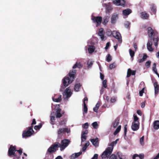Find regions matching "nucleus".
I'll return each instance as SVG.
<instances>
[{
  "instance_id": "obj_1",
  "label": "nucleus",
  "mask_w": 159,
  "mask_h": 159,
  "mask_svg": "<svg viewBox=\"0 0 159 159\" xmlns=\"http://www.w3.org/2000/svg\"><path fill=\"white\" fill-rule=\"evenodd\" d=\"M76 73V70H73L69 73V76H66L63 78L62 80V83L65 87L68 86L74 80L75 78Z\"/></svg>"
},
{
  "instance_id": "obj_2",
  "label": "nucleus",
  "mask_w": 159,
  "mask_h": 159,
  "mask_svg": "<svg viewBox=\"0 0 159 159\" xmlns=\"http://www.w3.org/2000/svg\"><path fill=\"white\" fill-rule=\"evenodd\" d=\"M148 36L154 43V45L156 48L158 46V42L159 40V38L157 36L155 35V31L151 27H148L147 29Z\"/></svg>"
},
{
  "instance_id": "obj_3",
  "label": "nucleus",
  "mask_w": 159,
  "mask_h": 159,
  "mask_svg": "<svg viewBox=\"0 0 159 159\" xmlns=\"http://www.w3.org/2000/svg\"><path fill=\"white\" fill-rule=\"evenodd\" d=\"M16 146H13L12 145H11L8 150V155L10 157H13V159H20V157L18 156L15 153L16 151Z\"/></svg>"
},
{
  "instance_id": "obj_4",
  "label": "nucleus",
  "mask_w": 159,
  "mask_h": 159,
  "mask_svg": "<svg viewBox=\"0 0 159 159\" xmlns=\"http://www.w3.org/2000/svg\"><path fill=\"white\" fill-rule=\"evenodd\" d=\"M27 130H25L23 131L22 136L23 138H26L30 136L34 132L32 128V126H30L27 128Z\"/></svg>"
},
{
  "instance_id": "obj_5",
  "label": "nucleus",
  "mask_w": 159,
  "mask_h": 159,
  "mask_svg": "<svg viewBox=\"0 0 159 159\" xmlns=\"http://www.w3.org/2000/svg\"><path fill=\"white\" fill-rule=\"evenodd\" d=\"M58 142L52 144L48 149L47 152L49 153H52L55 152L59 147Z\"/></svg>"
},
{
  "instance_id": "obj_6",
  "label": "nucleus",
  "mask_w": 159,
  "mask_h": 159,
  "mask_svg": "<svg viewBox=\"0 0 159 159\" xmlns=\"http://www.w3.org/2000/svg\"><path fill=\"white\" fill-rule=\"evenodd\" d=\"M70 141L67 139H64L61 141V144L59 143V145L60 150L62 151L64 150L69 145Z\"/></svg>"
},
{
  "instance_id": "obj_7",
  "label": "nucleus",
  "mask_w": 159,
  "mask_h": 159,
  "mask_svg": "<svg viewBox=\"0 0 159 159\" xmlns=\"http://www.w3.org/2000/svg\"><path fill=\"white\" fill-rule=\"evenodd\" d=\"M102 18L101 16H92L91 20H93V23H96L97 24L96 26H98L101 23Z\"/></svg>"
},
{
  "instance_id": "obj_8",
  "label": "nucleus",
  "mask_w": 159,
  "mask_h": 159,
  "mask_svg": "<svg viewBox=\"0 0 159 159\" xmlns=\"http://www.w3.org/2000/svg\"><path fill=\"white\" fill-rule=\"evenodd\" d=\"M110 148H107L102 155V158H108L110 156L112 151H111Z\"/></svg>"
},
{
  "instance_id": "obj_9",
  "label": "nucleus",
  "mask_w": 159,
  "mask_h": 159,
  "mask_svg": "<svg viewBox=\"0 0 159 159\" xmlns=\"http://www.w3.org/2000/svg\"><path fill=\"white\" fill-rule=\"evenodd\" d=\"M125 156L123 155L120 152H118L116 155L112 154L110 157L109 159H124Z\"/></svg>"
},
{
  "instance_id": "obj_10",
  "label": "nucleus",
  "mask_w": 159,
  "mask_h": 159,
  "mask_svg": "<svg viewBox=\"0 0 159 159\" xmlns=\"http://www.w3.org/2000/svg\"><path fill=\"white\" fill-rule=\"evenodd\" d=\"M70 130L67 128H60L57 131V133L59 136H61L65 132L68 133L70 132Z\"/></svg>"
},
{
  "instance_id": "obj_11",
  "label": "nucleus",
  "mask_w": 159,
  "mask_h": 159,
  "mask_svg": "<svg viewBox=\"0 0 159 159\" xmlns=\"http://www.w3.org/2000/svg\"><path fill=\"white\" fill-rule=\"evenodd\" d=\"M113 3L116 6H122L124 7L125 4V1L124 0H113Z\"/></svg>"
},
{
  "instance_id": "obj_12",
  "label": "nucleus",
  "mask_w": 159,
  "mask_h": 159,
  "mask_svg": "<svg viewBox=\"0 0 159 159\" xmlns=\"http://www.w3.org/2000/svg\"><path fill=\"white\" fill-rule=\"evenodd\" d=\"M88 101V98L87 97H85L84 99L83 100V104H84V108H83V112L85 113H87L88 111V108L87 106L86 105V103H87Z\"/></svg>"
},
{
  "instance_id": "obj_13",
  "label": "nucleus",
  "mask_w": 159,
  "mask_h": 159,
  "mask_svg": "<svg viewBox=\"0 0 159 159\" xmlns=\"http://www.w3.org/2000/svg\"><path fill=\"white\" fill-rule=\"evenodd\" d=\"M52 100L55 102H59L61 101V95L59 94L55 95L52 98Z\"/></svg>"
},
{
  "instance_id": "obj_14",
  "label": "nucleus",
  "mask_w": 159,
  "mask_h": 159,
  "mask_svg": "<svg viewBox=\"0 0 159 159\" xmlns=\"http://www.w3.org/2000/svg\"><path fill=\"white\" fill-rule=\"evenodd\" d=\"M119 18V15L116 13H114L111 17V22L112 24H115Z\"/></svg>"
},
{
  "instance_id": "obj_15",
  "label": "nucleus",
  "mask_w": 159,
  "mask_h": 159,
  "mask_svg": "<svg viewBox=\"0 0 159 159\" xmlns=\"http://www.w3.org/2000/svg\"><path fill=\"white\" fill-rule=\"evenodd\" d=\"M113 36L116 39H118V42L119 43H121L122 42L121 37L120 33L117 31H116L115 35H113Z\"/></svg>"
},
{
  "instance_id": "obj_16",
  "label": "nucleus",
  "mask_w": 159,
  "mask_h": 159,
  "mask_svg": "<svg viewBox=\"0 0 159 159\" xmlns=\"http://www.w3.org/2000/svg\"><path fill=\"white\" fill-rule=\"evenodd\" d=\"M139 123L133 122L132 123L131 128L134 131H136L139 128Z\"/></svg>"
},
{
  "instance_id": "obj_17",
  "label": "nucleus",
  "mask_w": 159,
  "mask_h": 159,
  "mask_svg": "<svg viewBox=\"0 0 159 159\" xmlns=\"http://www.w3.org/2000/svg\"><path fill=\"white\" fill-rule=\"evenodd\" d=\"M132 12V10L129 8H127L122 11V14L125 16H127Z\"/></svg>"
},
{
  "instance_id": "obj_18",
  "label": "nucleus",
  "mask_w": 159,
  "mask_h": 159,
  "mask_svg": "<svg viewBox=\"0 0 159 159\" xmlns=\"http://www.w3.org/2000/svg\"><path fill=\"white\" fill-rule=\"evenodd\" d=\"M98 34L99 36H100L101 40H103L105 38L104 30L102 28L99 29Z\"/></svg>"
},
{
  "instance_id": "obj_19",
  "label": "nucleus",
  "mask_w": 159,
  "mask_h": 159,
  "mask_svg": "<svg viewBox=\"0 0 159 159\" xmlns=\"http://www.w3.org/2000/svg\"><path fill=\"white\" fill-rule=\"evenodd\" d=\"M153 85L154 87L155 95H157L158 94L159 91V85L157 81H155Z\"/></svg>"
},
{
  "instance_id": "obj_20",
  "label": "nucleus",
  "mask_w": 159,
  "mask_h": 159,
  "mask_svg": "<svg viewBox=\"0 0 159 159\" xmlns=\"http://www.w3.org/2000/svg\"><path fill=\"white\" fill-rule=\"evenodd\" d=\"M152 43L151 41H148L147 43V48L150 52L153 51L154 49L152 47Z\"/></svg>"
},
{
  "instance_id": "obj_21",
  "label": "nucleus",
  "mask_w": 159,
  "mask_h": 159,
  "mask_svg": "<svg viewBox=\"0 0 159 159\" xmlns=\"http://www.w3.org/2000/svg\"><path fill=\"white\" fill-rule=\"evenodd\" d=\"M90 141L96 147L98 146L99 142L98 138L92 139L90 140Z\"/></svg>"
},
{
  "instance_id": "obj_22",
  "label": "nucleus",
  "mask_w": 159,
  "mask_h": 159,
  "mask_svg": "<svg viewBox=\"0 0 159 159\" xmlns=\"http://www.w3.org/2000/svg\"><path fill=\"white\" fill-rule=\"evenodd\" d=\"M120 120L118 118H117L113 122L112 124V126L113 128H116L119 125V123Z\"/></svg>"
},
{
  "instance_id": "obj_23",
  "label": "nucleus",
  "mask_w": 159,
  "mask_h": 159,
  "mask_svg": "<svg viewBox=\"0 0 159 159\" xmlns=\"http://www.w3.org/2000/svg\"><path fill=\"white\" fill-rule=\"evenodd\" d=\"M136 73L135 70H132L130 69L129 68L128 70L127 73V77H129L131 75H135Z\"/></svg>"
},
{
  "instance_id": "obj_24",
  "label": "nucleus",
  "mask_w": 159,
  "mask_h": 159,
  "mask_svg": "<svg viewBox=\"0 0 159 159\" xmlns=\"http://www.w3.org/2000/svg\"><path fill=\"white\" fill-rule=\"evenodd\" d=\"M118 141L119 139H117L116 140V141L112 142L110 144H108V146H111V147H108V148H110V149L111 151H112L114 146L116 144L117 141Z\"/></svg>"
},
{
  "instance_id": "obj_25",
  "label": "nucleus",
  "mask_w": 159,
  "mask_h": 159,
  "mask_svg": "<svg viewBox=\"0 0 159 159\" xmlns=\"http://www.w3.org/2000/svg\"><path fill=\"white\" fill-rule=\"evenodd\" d=\"M82 154V152L75 153L72 154L70 156V159H74L80 156Z\"/></svg>"
},
{
  "instance_id": "obj_26",
  "label": "nucleus",
  "mask_w": 159,
  "mask_h": 159,
  "mask_svg": "<svg viewBox=\"0 0 159 159\" xmlns=\"http://www.w3.org/2000/svg\"><path fill=\"white\" fill-rule=\"evenodd\" d=\"M64 93L66 95L67 98L70 97L72 94V93L70 91L69 88H67L66 89Z\"/></svg>"
},
{
  "instance_id": "obj_27",
  "label": "nucleus",
  "mask_w": 159,
  "mask_h": 159,
  "mask_svg": "<svg viewBox=\"0 0 159 159\" xmlns=\"http://www.w3.org/2000/svg\"><path fill=\"white\" fill-rule=\"evenodd\" d=\"M136 157H139V159H143L144 158V155L141 154L138 155L137 154H134L133 157V159H136Z\"/></svg>"
},
{
  "instance_id": "obj_28",
  "label": "nucleus",
  "mask_w": 159,
  "mask_h": 159,
  "mask_svg": "<svg viewBox=\"0 0 159 159\" xmlns=\"http://www.w3.org/2000/svg\"><path fill=\"white\" fill-rule=\"evenodd\" d=\"M83 65L80 62H76V63L74 65L72 68L73 69H75L76 68L80 69L82 67Z\"/></svg>"
},
{
  "instance_id": "obj_29",
  "label": "nucleus",
  "mask_w": 159,
  "mask_h": 159,
  "mask_svg": "<svg viewBox=\"0 0 159 159\" xmlns=\"http://www.w3.org/2000/svg\"><path fill=\"white\" fill-rule=\"evenodd\" d=\"M141 18L143 19H148L149 17V15L145 12H143L141 13Z\"/></svg>"
},
{
  "instance_id": "obj_30",
  "label": "nucleus",
  "mask_w": 159,
  "mask_h": 159,
  "mask_svg": "<svg viewBox=\"0 0 159 159\" xmlns=\"http://www.w3.org/2000/svg\"><path fill=\"white\" fill-rule=\"evenodd\" d=\"M153 127L155 129H159V120H155L153 122Z\"/></svg>"
},
{
  "instance_id": "obj_31",
  "label": "nucleus",
  "mask_w": 159,
  "mask_h": 159,
  "mask_svg": "<svg viewBox=\"0 0 159 159\" xmlns=\"http://www.w3.org/2000/svg\"><path fill=\"white\" fill-rule=\"evenodd\" d=\"M95 49V48L94 46L92 45L89 46V48H88V51L89 52V53H92L94 51Z\"/></svg>"
},
{
  "instance_id": "obj_32",
  "label": "nucleus",
  "mask_w": 159,
  "mask_h": 159,
  "mask_svg": "<svg viewBox=\"0 0 159 159\" xmlns=\"http://www.w3.org/2000/svg\"><path fill=\"white\" fill-rule=\"evenodd\" d=\"M129 53L131 57V61H133L134 60V57L135 55V52L131 49H129Z\"/></svg>"
},
{
  "instance_id": "obj_33",
  "label": "nucleus",
  "mask_w": 159,
  "mask_h": 159,
  "mask_svg": "<svg viewBox=\"0 0 159 159\" xmlns=\"http://www.w3.org/2000/svg\"><path fill=\"white\" fill-rule=\"evenodd\" d=\"M148 56L146 54H144L143 56V58L141 59H139L138 60V61L139 63H142L147 58Z\"/></svg>"
},
{
  "instance_id": "obj_34",
  "label": "nucleus",
  "mask_w": 159,
  "mask_h": 159,
  "mask_svg": "<svg viewBox=\"0 0 159 159\" xmlns=\"http://www.w3.org/2000/svg\"><path fill=\"white\" fill-rule=\"evenodd\" d=\"M81 85L80 84H76L74 87L75 90L76 91L78 92L79 91V89L80 88Z\"/></svg>"
},
{
  "instance_id": "obj_35",
  "label": "nucleus",
  "mask_w": 159,
  "mask_h": 159,
  "mask_svg": "<svg viewBox=\"0 0 159 159\" xmlns=\"http://www.w3.org/2000/svg\"><path fill=\"white\" fill-rule=\"evenodd\" d=\"M121 128V126L119 125L118 127L116 129L115 132L113 133L114 135H116L120 131Z\"/></svg>"
},
{
  "instance_id": "obj_36",
  "label": "nucleus",
  "mask_w": 159,
  "mask_h": 159,
  "mask_svg": "<svg viewBox=\"0 0 159 159\" xmlns=\"http://www.w3.org/2000/svg\"><path fill=\"white\" fill-rule=\"evenodd\" d=\"M99 106H100V103H99V102H98L96 104L95 107L93 108V111L95 112H97Z\"/></svg>"
},
{
  "instance_id": "obj_37",
  "label": "nucleus",
  "mask_w": 159,
  "mask_h": 159,
  "mask_svg": "<svg viewBox=\"0 0 159 159\" xmlns=\"http://www.w3.org/2000/svg\"><path fill=\"white\" fill-rule=\"evenodd\" d=\"M109 17L108 16H105L104 18L103 21L102 23L103 25H106L109 21Z\"/></svg>"
},
{
  "instance_id": "obj_38",
  "label": "nucleus",
  "mask_w": 159,
  "mask_h": 159,
  "mask_svg": "<svg viewBox=\"0 0 159 159\" xmlns=\"http://www.w3.org/2000/svg\"><path fill=\"white\" fill-rule=\"evenodd\" d=\"M89 142L86 143L84 146L82 148V151L84 152L86 150L87 147L89 146Z\"/></svg>"
},
{
  "instance_id": "obj_39",
  "label": "nucleus",
  "mask_w": 159,
  "mask_h": 159,
  "mask_svg": "<svg viewBox=\"0 0 159 159\" xmlns=\"http://www.w3.org/2000/svg\"><path fill=\"white\" fill-rule=\"evenodd\" d=\"M42 124L41 123H40L38 125H35L34 126V129L36 130H39L42 127Z\"/></svg>"
},
{
  "instance_id": "obj_40",
  "label": "nucleus",
  "mask_w": 159,
  "mask_h": 159,
  "mask_svg": "<svg viewBox=\"0 0 159 159\" xmlns=\"http://www.w3.org/2000/svg\"><path fill=\"white\" fill-rule=\"evenodd\" d=\"M156 63H154L153 64V66H152V70L153 71H154L155 73H156V74H157V69L156 68Z\"/></svg>"
},
{
  "instance_id": "obj_41",
  "label": "nucleus",
  "mask_w": 159,
  "mask_h": 159,
  "mask_svg": "<svg viewBox=\"0 0 159 159\" xmlns=\"http://www.w3.org/2000/svg\"><path fill=\"white\" fill-rule=\"evenodd\" d=\"M134 122H135L137 123H139V118L136 115H134Z\"/></svg>"
},
{
  "instance_id": "obj_42",
  "label": "nucleus",
  "mask_w": 159,
  "mask_h": 159,
  "mask_svg": "<svg viewBox=\"0 0 159 159\" xmlns=\"http://www.w3.org/2000/svg\"><path fill=\"white\" fill-rule=\"evenodd\" d=\"M130 23L128 21H127L125 22L124 24V25L125 27L127 29H129L130 28Z\"/></svg>"
},
{
  "instance_id": "obj_43",
  "label": "nucleus",
  "mask_w": 159,
  "mask_h": 159,
  "mask_svg": "<svg viewBox=\"0 0 159 159\" xmlns=\"http://www.w3.org/2000/svg\"><path fill=\"white\" fill-rule=\"evenodd\" d=\"M117 100V98L115 97H112L110 99V102L111 103L115 102Z\"/></svg>"
},
{
  "instance_id": "obj_44",
  "label": "nucleus",
  "mask_w": 159,
  "mask_h": 159,
  "mask_svg": "<svg viewBox=\"0 0 159 159\" xmlns=\"http://www.w3.org/2000/svg\"><path fill=\"white\" fill-rule=\"evenodd\" d=\"M51 123L52 125L54 124V121L55 120V117L54 116H50Z\"/></svg>"
},
{
  "instance_id": "obj_45",
  "label": "nucleus",
  "mask_w": 159,
  "mask_h": 159,
  "mask_svg": "<svg viewBox=\"0 0 159 159\" xmlns=\"http://www.w3.org/2000/svg\"><path fill=\"white\" fill-rule=\"evenodd\" d=\"M87 136L85 135L81 134V140L82 142H84L86 139Z\"/></svg>"
},
{
  "instance_id": "obj_46",
  "label": "nucleus",
  "mask_w": 159,
  "mask_h": 159,
  "mask_svg": "<svg viewBox=\"0 0 159 159\" xmlns=\"http://www.w3.org/2000/svg\"><path fill=\"white\" fill-rule=\"evenodd\" d=\"M92 125L95 129H97L98 127V125L97 122H94L92 124Z\"/></svg>"
},
{
  "instance_id": "obj_47",
  "label": "nucleus",
  "mask_w": 159,
  "mask_h": 159,
  "mask_svg": "<svg viewBox=\"0 0 159 159\" xmlns=\"http://www.w3.org/2000/svg\"><path fill=\"white\" fill-rule=\"evenodd\" d=\"M107 80H103L102 82L103 86V87L104 88H107Z\"/></svg>"
},
{
  "instance_id": "obj_48",
  "label": "nucleus",
  "mask_w": 159,
  "mask_h": 159,
  "mask_svg": "<svg viewBox=\"0 0 159 159\" xmlns=\"http://www.w3.org/2000/svg\"><path fill=\"white\" fill-rule=\"evenodd\" d=\"M113 33L111 30H108L106 32V34L108 36H110L112 35Z\"/></svg>"
},
{
  "instance_id": "obj_49",
  "label": "nucleus",
  "mask_w": 159,
  "mask_h": 159,
  "mask_svg": "<svg viewBox=\"0 0 159 159\" xmlns=\"http://www.w3.org/2000/svg\"><path fill=\"white\" fill-rule=\"evenodd\" d=\"M87 64L89 68L91 67L93 64V62L91 61H88Z\"/></svg>"
},
{
  "instance_id": "obj_50",
  "label": "nucleus",
  "mask_w": 159,
  "mask_h": 159,
  "mask_svg": "<svg viewBox=\"0 0 159 159\" xmlns=\"http://www.w3.org/2000/svg\"><path fill=\"white\" fill-rule=\"evenodd\" d=\"M151 63L150 61H147L145 63V66L147 68L150 67Z\"/></svg>"
},
{
  "instance_id": "obj_51",
  "label": "nucleus",
  "mask_w": 159,
  "mask_h": 159,
  "mask_svg": "<svg viewBox=\"0 0 159 159\" xmlns=\"http://www.w3.org/2000/svg\"><path fill=\"white\" fill-rule=\"evenodd\" d=\"M127 125H125L124 126V136L125 137L126 136V133L127 132Z\"/></svg>"
},
{
  "instance_id": "obj_52",
  "label": "nucleus",
  "mask_w": 159,
  "mask_h": 159,
  "mask_svg": "<svg viewBox=\"0 0 159 159\" xmlns=\"http://www.w3.org/2000/svg\"><path fill=\"white\" fill-rule=\"evenodd\" d=\"M66 120H62L59 123V125H65L66 123Z\"/></svg>"
},
{
  "instance_id": "obj_53",
  "label": "nucleus",
  "mask_w": 159,
  "mask_h": 159,
  "mask_svg": "<svg viewBox=\"0 0 159 159\" xmlns=\"http://www.w3.org/2000/svg\"><path fill=\"white\" fill-rule=\"evenodd\" d=\"M116 67L115 64L114 63L111 64L109 66L110 69L111 70L115 68Z\"/></svg>"
},
{
  "instance_id": "obj_54",
  "label": "nucleus",
  "mask_w": 159,
  "mask_h": 159,
  "mask_svg": "<svg viewBox=\"0 0 159 159\" xmlns=\"http://www.w3.org/2000/svg\"><path fill=\"white\" fill-rule=\"evenodd\" d=\"M112 59L111 57L110 54H108L107 58V61L108 62H110Z\"/></svg>"
},
{
  "instance_id": "obj_55",
  "label": "nucleus",
  "mask_w": 159,
  "mask_h": 159,
  "mask_svg": "<svg viewBox=\"0 0 159 159\" xmlns=\"http://www.w3.org/2000/svg\"><path fill=\"white\" fill-rule=\"evenodd\" d=\"M56 117L57 118H59L61 117L62 116V114L60 112H56Z\"/></svg>"
},
{
  "instance_id": "obj_56",
  "label": "nucleus",
  "mask_w": 159,
  "mask_h": 159,
  "mask_svg": "<svg viewBox=\"0 0 159 159\" xmlns=\"http://www.w3.org/2000/svg\"><path fill=\"white\" fill-rule=\"evenodd\" d=\"M144 88H143L142 90L139 92V95L140 96H143V93H144Z\"/></svg>"
},
{
  "instance_id": "obj_57",
  "label": "nucleus",
  "mask_w": 159,
  "mask_h": 159,
  "mask_svg": "<svg viewBox=\"0 0 159 159\" xmlns=\"http://www.w3.org/2000/svg\"><path fill=\"white\" fill-rule=\"evenodd\" d=\"M143 141H144V136H143L140 139V144L142 145H143L144 144Z\"/></svg>"
},
{
  "instance_id": "obj_58",
  "label": "nucleus",
  "mask_w": 159,
  "mask_h": 159,
  "mask_svg": "<svg viewBox=\"0 0 159 159\" xmlns=\"http://www.w3.org/2000/svg\"><path fill=\"white\" fill-rule=\"evenodd\" d=\"M36 122L35 119H33L32 120V122L30 126H32V128L33 129V125L36 124Z\"/></svg>"
},
{
  "instance_id": "obj_59",
  "label": "nucleus",
  "mask_w": 159,
  "mask_h": 159,
  "mask_svg": "<svg viewBox=\"0 0 159 159\" xmlns=\"http://www.w3.org/2000/svg\"><path fill=\"white\" fill-rule=\"evenodd\" d=\"M89 124L88 123H84L82 126V127L84 129H87L89 127Z\"/></svg>"
},
{
  "instance_id": "obj_60",
  "label": "nucleus",
  "mask_w": 159,
  "mask_h": 159,
  "mask_svg": "<svg viewBox=\"0 0 159 159\" xmlns=\"http://www.w3.org/2000/svg\"><path fill=\"white\" fill-rule=\"evenodd\" d=\"M16 151H17L18 152V153H19V156H20V155H21V154L22 153V149L21 148H20L18 150H16Z\"/></svg>"
},
{
  "instance_id": "obj_61",
  "label": "nucleus",
  "mask_w": 159,
  "mask_h": 159,
  "mask_svg": "<svg viewBox=\"0 0 159 159\" xmlns=\"http://www.w3.org/2000/svg\"><path fill=\"white\" fill-rule=\"evenodd\" d=\"M110 43L109 42H107L106 45V46L105 48V49L107 50L108 49L110 46Z\"/></svg>"
},
{
  "instance_id": "obj_62",
  "label": "nucleus",
  "mask_w": 159,
  "mask_h": 159,
  "mask_svg": "<svg viewBox=\"0 0 159 159\" xmlns=\"http://www.w3.org/2000/svg\"><path fill=\"white\" fill-rule=\"evenodd\" d=\"M98 155L97 154H95L91 159H98Z\"/></svg>"
},
{
  "instance_id": "obj_63",
  "label": "nucleus",
  "mask_w": 159,
  "mask_h": 159,
  "mask_svg": "<svg viewBox=\"0 0 159 159\" xmlns=\"http://www.w3.org/2000/svg\"><path fill=\"white\" fill-rule=\"evenodd\" d=\"M88 133V130H85V131L82 132L81 134H83V135H85L87 134Z\"/></svg>"
},
{
  "instance_id": "obj_64",
  "label": "nucleus",
  "mask_w": 159,
  "mask_h": 159,
  "mask_svg": "<svg viewBox=\"0 0 159 159\" xmlns=\"http://www.w3.org/2000/svg\"><path fill=\"white\" fill-rule=\"evenodd\" d=\"M159 159V152L153 159Z\"/></svg>"
}]
</instances>
